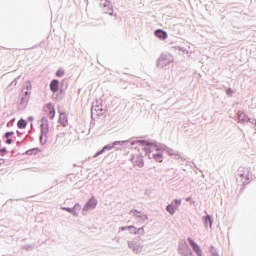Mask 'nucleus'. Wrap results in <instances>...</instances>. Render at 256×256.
I'll return each mask as SVG.
<instances>
[{
    "label": "nucleus",
    "mask_w": 256,
    "mask_h": 256,
    "mask_svg": "<svg viewBox=\"0 0 256 256\" xmlns=\"http://www.w3.org/2000/svg\"><path fill=\"white\" fill-rule=\"evenodd\" d=\"M41 136H40V143L42 145H45L47 143V135L49 134V120L47 118L43 117L41 120Z\"/></svg>",
    "instance_id": "4"
},
{
    "label": "nucleus",
    "mask_w": 256,
    "mask_h": 256,
    "mask_svg": "<svg viewBox=\"0 0 256 256\" xmlns=\"http://www.w3.org/2000/svg\"><path fill=\"white\" fill-rule=\"evenodd\" d=\"M127 231L130 232V235H145L144 227L137 228L131 225V226H127Z\"/></svg>",
    "instance_id": "15"
},
{
    "label": "nucleus",
    "mask_w": 256,
    "mask_h": 256,
    "mask_svg": "<svg viewBox=\"0 0 256 256\" xmlns=\"http://www.w3.org/2000/svg\"><path fill=\"white\" fill-rule=\"evenodd\" d=\"M28 120H29V121H33V116H30V117L28 118Z\"/></svg>",
    "instance_id": "36"
},
{
    "label": "nucleus",
    "mask_w": 256,
    "mask_h": 256,
    "mask_svg": "<svg viewBox=\"0 0 256 256\" xmlns=\"http://www.w3.org/2000/svg\"><path fill=\"white\" fill-rule=\"evenodd\" d=\"M59 122L62 125V127H67L69 121L67 120V115L64 113H60Z\"/></svg>",
    "instance_id": "23"
},
{
    "label": "nucleus",
    "mask_w": 256,
    "mask_h": 256,
    "mask_svg": "<svg viewBox=\"0 0 256 256\" xmlns=\"http://www.w3.org/2000/svg\"><path fill=\"white\" fill-rule=\"evenodd\" d=\"M186 201H187L188 203H190V202L193 201V198H192V197H187V198H186Z\"/></svg>",
    "instance_id": "33"
},
{
    "label": "nucleus",
    "mask_w": 256,
    "mask_h": 256,
    "mask_svg": "<svg viewBox=\"0 0 256 256\" xmlns=\"http://www.w3.org/2000/svg\"><path fill=\"white\" fill-rule=\"evenodd\" d=\"M178 51H182V53H185V49L181 48V47H177Z\"/></svg>",
    "instance_id": "34"
},
{
    "label": "nucleus",
    "mask_w": 256,
    "mask_h": 256,
    "mask_svg": "<svg viewBox=\"0 0 256 256\" xmlns=\"http://www.w3.org/2000/svg\"><path fill=\"white\" fill-rule=\"evenodd\" d=\"M155 36L158 37V39L165 41V39H167V32H165L161 29H158L155 31Z\"/></svg>",
    "instance_id": "20"
},
{
    "label": "nucleus",
    "mask_w": 256,
    "mask_h": 256,
    "mask_svg": "<svg viewBox=\"0 0 256 256\" xmlns=\"http://www.w3.org/2000/svg\"><path fill=\"white\" fill-rule=\"evenodd\" d=\"M249 179H251V173L248 168L240 167L237 172V181L245 185V183H249Z\"/></svg>",
    "instance_id": "5"
},
{
    "label": "nucleus",
    "mask_w": 256,
    "mask_h": 256,
    "mask_svg": "<svg viewBox=\"0 0 256 256\" xmlns=\"http://www.w3.org/2000/svg\"><path fill=\"white\" fill-rule=\"evenodd\" d=\"M211 256H219V252L215 248L211 249Z\"/></svg>",
    "instance_id": "28"
},
{
    "label": "nucleus",
    "mask_w": 256,
    "mask_h": 256,
    "mask_svg": "<svg viewBox=\"0 0 256 256\" xmlns=\"http://www.w3.org/2000/svg\"><path fill=\"white\" fill-rule=\"evenodd\" d=\"M128 143H133V141H129V140H124V141H114L112 144H107L106 146H104L102 148L101 151L97 152L94 157H99V155H103V153H105V151H111V149H115L116 151H120L121 148L117 147V145H119L120 147H123V145H127Z\"/></svg>",
    "instance_id": "2"
},
{
    "label": "nucleus",
    "mask_w": 256,
    "mask_h": 256,
    "mask_svg": "<svg viewBox=\"0 0 256 256\" xmlns=\"http://www.w3.org/2000/svg\"><path fill=\"white\" fill-rule=\"evenodd\" d=\"M6 143H7L8 145H11V143H13V140L7 138Z\"/></svg>",
    "instance_id": "31"
},
{
    "label": "nucleus",
    "mask_w": 256,
    "mask_h": 256,
    "mask_svg": "<svg viewBox=\"0 0 256 256\" xmlns=\"http://www.w3.org/2000/svg\"><path fill=\"white\" fill-rule=\"evenodd\" d=\"M44 109H45L46 113H48L49 119L55 118V106H53V104L48 103Z\"/></svg>",
    "instance_id": "17"
},
{
    "label": "nucleus",
    "mask_w": 256,
    "mask_h": 256,
    "mask_svg": "<svg viewBox=\"0 0 256 256\" xmlns=\"http://www.w3.org/2000/svg\"><path fill=\"white\" fill-rule=\"evenodd\" d=\"M127 246L134 255H141L143 253V249L145 248L143 242L137 240H129L127 242Z\"/></svg>",
    "instance_id": "3"
},
{
    "label": "nucleus",
    "mask_w": 256,
    "mask_h": 256,
    "mask_svg": "<svg viewBox=\"0 0 256 256\" xmlns=\"http://www.w3.org/2000/svg\"><path fill=\"white\" fill-rule=\"evenodd\" d=\"M131 145H140L143 148V151H145V155L151 159V153L155 151H166L168 155L171 157H175V159H179V153L177 151L168 148L167 146L163 144H157V143H149L145 140H132Z\"/></svg>",
    "instance_id": "1"
},
{
    "label": "nucleus",
    "mask_w": 256,
    "mask_h": 256,
    "mask_svg": "<svg viewBox=\"0 0 256 256\" xmlns=\"http://www.w3.org/2000/svg\"><path fill=\"white\" fill-rule=\"evenodd\" d=\"M92 111H95L98 115H103V108L101 106H94Z\"/></svg>",
    "instance_id": "24"
},
{
    "label": "nucleus",
    "mask_w": 256,
    "mask_h": 256,
    "mask_svg": "<svg viewBox=\"0 0 256 256\" xmlns=\"http://www.w3.org/2000/svg\"><path fill=\"white\" fill-rule=\"evenodd\" d=\"M227 95H233V90L231 88L226 90Z\"/></svg>",
    "instance_id": "29"
},
{
    "label": "nucleus",
    "mask_w": 256,
    "mask_h": 256,
    "mask_svg": "<svg viewBox=\"0 0 256 256\" xmlns=\"http://www.w3.org/2000/svg\"><path fill=\"white\" fill-rule=\"evenodd\" d=\"M119 231H127V226L120 227V228H119Z\"/></svg>",
    "instance_id": "32"
},
{
    "label": "nucleus",
    "mask_w": 256,
    "mask_h": 256,
    "mask_svg": "<svg viewBox=\"0 0 256 256\" xmlns=\"http://www.w3.org/2000/svg\"><path fill=\"white\" fill-rule=\"evenodd\" d=\"M129 215H131V217H134V219H138V221H147V219H149V216H147V214L138 210H131L129 212Z\"/></svg>",
    "instance_id": "13"
},
{
    "label": "nucleus",
    "mask_w": 256,
    "mask_h": 256,
    "mask_svg": "<svg viewBox=\"0 0 256 256\" xmlns=\"http://www.w3.org/2000/svg\"><path fill=\"white\" fill-rule=\"evenodd\" d=\"M103 7L104 13L107 15H113V6L111 5V2L104 0Z\"/></svg>",
    "instance_id": "18"
},
{
    "label": "nucleus",
    "mask_w": 256,
    "mask_h": 256,
    "mask_svg": "<svg viewBox=\"0 0 256 256\" xmlns=\"http://www.w3.org/2000/svg\"><path fill=\"white\" fill-rule=\"evenodd\" d=\"M152 159L158 163H163V151H157V153L152 155Z\"/></svg>",
    "instance_id": "22"
},
{
    "label": "nucleus",
    "mask_w": 256,
    "mask_h": 256,
    "mask_svg": "<svg viewBox=\"0 0 256 256\" xmlns=\"http://www.w3.org/2000/svg\"><path fill=\"white\" fill-rule=\"evenodd\" d=\"M63 75H65V70H63V69H59V70L56 72V76H57V77H63Z\"/></svg>",
    "instance_id": "27"
},
{
    "label": "nucleus",
    "mask_w": 256,
    "mask_h": 256,
    "mask_svg": "<svg viewBox=\"0 0 256 256\" xmlns=\"http://www.w3.org/2000/svg\"><path fill=\"white\" fill-rule=\"evenodd\" d=\"M204 227L205 229H210L211 231L213 230V219L211 218L210 215H206L202 218Z\"/></svg>",
    "instance_id": "16"
},
{
    "label": "nucleus",
    "mask_w": 256,
    "mask_h": 256,
    "mask_svg": "<svg viewBox=\"0 0 256 256\" xmlns=\"http://www.w3.org/2000/svg\"><path fill=\"white\" fill-rule=\"evenodd\" d=\"M29 99H31V92L30 91H26L25 93L22 94L21 99H20V103L18 105V108L20 110H23L27 107V105L29 104Z\"/></svg>",
    "instance_id": "10"
},
{
    "label": "nucleus",
    "mask_w": 256,
    "mask_h": 256,
    "mask_svg": "<svg viewBox=\"0 0 256 256\" xmlns=\"http://www.w3.org/2000/svg\"><path fill=\"white\" fill-rule=\"evenodd\" d=\"M188 243L191 245L194 253L197 256H203V249H201V246H199V244H197L194 239L188 238Z\"/></svg>",
    "instance_id": "14"
},
{
    "label": "nucleus",
    "mask_w": 256,
    "mask_h": 256,
    "mask_svg": "<svg viewBox=\"0 0 256 256\" xmlns=\"http://www.w3.org/2000/svg\"><path fill=\"white\" fill-rule=\"evenodd\" d=\"M98 201L95 196H92L83 206L82 208V215H87L89 211H93L97 208Z\"/></svg>",
    "instance_id": "8"
},
{
    "label": "nucleus",
    "mask_w": 256,
    "mask_h": 256,
    "mask_svg": "<svg viewBox=\"0 0 256 256\" xmlns=\"http://www.w3.org/2000/svg\"><path fill=\"white\" fill-rule=\"evenodd\" d=\"M23 89H26L31 93V90L33 89V86L31 85V83L29 81H26L23 85Z\"/></svg>",
    "instance_id": "25"
},
{
    "label": "nucleus",
    "mask_w": 256,
    "mask_h": 256,
    "mask_svg": "<svg viewBox=\"0 0 256 256\" xmlns=\"http://www.w3.org/2000/svg\"><path fill=\"white\" fill-rule=\"evenodd\" d=\"M178 254L181 256H195L193 254V250H191V247H189V244H187V241L181 240L178 244Z\"/></svg>",
    "instance_id": "6"
},
{
    "label": "nucleus",
    "mask_w": 256,
    "mask_h": 256,
    "mask_svg": "<svg viewBox=\"0 0 256 256\" xmlns=\"http://www.w3.org/2000/svg\"><path fill=\"white\" fill-rule=\"evenodd\" d=\"M18 127H19V129H25V127H27V122H25V120H23V119L19 120Z\"/></svg>",
    "instance_id": "26"
},
{
    "label": "nucleus",
    "mask_w": 256,
    "mask_h": 256,
    "mask_svg": "<svg viewBox=\"0 0 256 256\" xmlns=\"http://www.w3.org/2000/svg\"><path fill=\"white\" fill-rule=\"evenodd\" d=\"M132 161H133L134 165H136V167H143V165H145V163L143 162V156H141V155L133 157Z\"/></svg>",
    "instance_id": "19"
},
{
    "label": "nucleus",
    "mask_w": 256,
    "mask_h": 256,
    "mask_svg": "<svg viewBox=\"0 0 256 256\" xmlns=\"http://www.w3.org/2000/svg\"><path fill=\"white\" fill-rule=\"evenodd\" d=\"M3 163H5L4 159H0V165H3Z\"/></svg>",
    "instance_id": "35"
},
{
    "label": "nucleus",
    "mask_w": 256,
    "mask_h": 256,
    "mask_svg": "<svg viewBox=\"0 0 256 256\" xmlns=\"http://www.w3.org/2000/svg\"><path fill=\"white\" fill-rule=\"evenodd\" d=\"M179 207H181V199H174L170 204L166 206V211L170 215H175Z\"/></svg>",
    "instance_id": "9"
},
{
    "label": "nucleus",
    "mask_w": 256,
    "mask_h": 256,
    "mask_svg": "<svg viewBox=\"0 0 256 256\" xmlns=\"http://www.w3.org/2000/svg\"><path fill=\"white\" fill-rule=\"evenodd\" d=\"M62 211H67L68 213H71L73 217H79V211H81V204L76 203L73 208L69 207H61Z\"/></svg>",
    "instance_id": "12"
},
{
    "label": "nucleus",
    "mask_w": 256,
    "mask_h": 256,
    "mask_svg": "<svg viewBox=\"0 0 256 256\" xmlns=\"http://www.w3.org/2000/svg\"><path fill=\"white\" fill-rule=\"evenodd\" d=\"M50 90L52 93H57V91H59V80H52L50 83Z\"/></svg>",
    "instance_id": "21"
},
{
    "label": "nucleus",
    "mask_w": 256,
    "mask_h": 256,
    "mask_svg": "<svg viewBox=\"0 0 256 256\" xmlns=\"http://www.w3.org/2000/svg\"><path fill=\"white\" fill-rule=\"evenodd\" d=\"M173 62V59H171L170 56L167 55H162L157 62V67H159V69H163L165 67H167V65H169L170 63Z\"/></svg>",
    "instance_id": "11"
},
{
    "label": "nucleus",
    "mask_w": 256,
    "mask_h": 256,
    "mask_svg": "<svg viewBox=\"0 0 256 256\" xmlns=\"http://www.w3.org/2000/svg\"><path fill=\"white\" fill-rule=\"evenodd\" d=\"M11 135H13V132H7L5 134L6 139H9V137H11Z\"/></svg>",
    "instance_id": "30"
},
{
    "label": "nucleus",
    "mask_w": 256,
    "mask_h": 256,
    "mask_svg": "<svg viewBox=\"0 0 256 256\" xmlns=\"http://www.w3.org/2000/svg\"><path fill=\"white\" fill-rule=\"evenodd\" d=\"M237 118H238V123H241L242 125H244V123H250L251 125H253V127L256 131V119L255 118H250L249 115H247V113H245L243 111L237 112Z\"/></svg>",
    "instance_id": "7"
}]
</instances>
